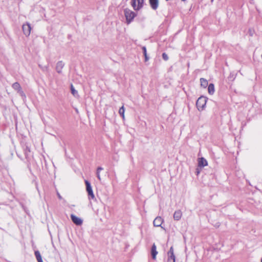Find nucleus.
<instances>
[{
    "label": "nucleus",
    "instance_id": "f257e3e1",
    "mask_svg": "<svg viewBox=\"0 0 262 262\" xmlns=\"http://www.w3.org/2000/svg\"><path fill=\"white\" fill-rule=\"evenodd\" d=\"M124 15L128 24L130 23L136 16V14L134 12L128 9H124Z\"/></svg>",
    "mask_w": 262,
    "mask_h": 262
},
{
    "label": "nucleus",
    "instance_id": "f03ea898",
    "mask_svg": "<svg viewBox=\"0 0 262 262\" xmlns=\"http://www.w3.org/2000/svg\"><path fill=\"white\" fill-rule=\"evenodd\" d=\"M207 99V98L204 96H201L198 98L196 102V105L199 111H202L204 108Z\"/></svg>",
    "mask_w": 262,
    "mask_h": 262
},
{
    "label": "nucleus",
    "instance_id": "7ed1b4c3",
    "mask_svg": "<svg viewBox=\"0 0 262 262\" xmlns=\"http://www.w3.org/2000/svg\"><path fill=\"white\" fill-rule=\"evenodd\" d=\"M85 185H86V190L88 193L89 198H91L92 199H94L95 195L94 194V193H93V191L92 190V188L91 185V183L88 180H85Z\"/></svg>",
    "mask_w": 262,
    "mask_h": 262
},
{
    "label": "nucleus",
    "instance_id": "20e7f679",
    "mask_svg": "<svg viewBox=\"0 0 262 262\" xmlns=\"http://www.w3.org/2000/svg\"><path fill=\"white\" fill-rule=\"evenodd\" d=\"M12 88L17 91V93L23 97H25V94L24 92L22 91L20 85L18 82L14 83L12 85Z\"/></svg>",
    "mask_w": 262,
    "mask_h": 262
},
{
    "label": "nucleus",
    "instance_id": "39448f33",
    "mask_svg": "<svg viewBox=\"0 0 262 262\" xmlns=\"http://www.w3.org/2000/svg\"><path fill=\"white\" fill-rule=\"evenodd\" d=\"M22 29L24 32V34L26 36H29L31 33V25L29 23H26L24 24L22 26Z\"/></svg>",
    "mask_w": 262,
    "mask_h": 262
},
{
    "label": "nucleus",
    "instance_id": "423d86ee",
    "mask_svg": "<svg viewBox=\"0 0 262 262\" xmlns=\"http://www.w3.org/2000/svg\"><path fill=\"white\" fill-rule=\"evenodd\" d=\"M167 262H175L176 261V256L174 254L173 248V247L171 246L167 252Z\"/></svg>",
    "mask_w": 262,
    "mask_h": 262
},
{
    "label": "nucleus",
    "instance_id": "0eeeda50",
    "mask_svg": "<svg viewBox=\"0 0 262 262\" xmlns=\"http://www.w3.org/2000/svg\"><path fill=\"white\" fill-rule=\"evenodd\" d=\"M71 219L72 222L77 226H80L82 224V220L74 214H72L71 215Z\"/></svg>",
    "mask_w": 262,
    "mask_h": 262
},
{
    "label": "nucleus",
    "instance_id": "6e6552de",
    "mask_svg": "<svg viewBox=\"0 0 262 262\" xmlns=\"http://www.w3.org/2000/svg\"><path fill=\"white\" fill-rule=\"evenodd\" d=\"M164 220L161 216H157L156 217V219L154 220L153 222L154 226L155 227H161L162 224L163 223Z\"/></svg>",
    "mask_w": 262,
    "mask_h": 262
},
{
    "label": "nucleus",
    "instance_id": "1a4fd4ad",
    "mask_svg": "<svg viewBox=\"0 0 262 262\" xmlns=\"http://www.w3.org/2000/svg\"><path fill=\"white\" fill-rule=\"evenodd\" d=\"M64 66V63L62 61H58L56 66V72L59 74H61L62 73V69Z\"/></svg>",
    "mask_w": 262,
    "mask_h": 262
},
{
    "label": "nucleus",
    "instance_id": "9d476101",
    "mask_svg": "<svg viewBox=\"0 0 262 262\" xmlns=\"http://www.w3.org/2000/svg\"><path fill=\"white\" fill-rule=\"evenodd\" d=\"M198 161V166L201 168H203L208 165L207 160L203 157L199 158Z\"/></svg>",
    "mask_w": 262,
    "mask_h": 262
},
{
    "label": "nucleus",
    "instance_id": "9b49d317",
    "mask_svg": "<svg viewBox=\"0 0 262 262\" xmlns=\"http://www.w3.org/2000/svg\"><path fill=\"white\" fill-rule=\"evenodd\" d=\"M149 3L151 8L156 10L159 6V0H149Z\"/></svg>",
    "mask_w": 262,
    "mask_h": 262
},
{
    "label": "nucleus",
    "instance_id": "f8f14e48",
    "mask_svg": "<svg viewBox=\"0 0 262 262\" xmlns=\"http://www.w3.org/2000/svg\"><path fill=\"white\" fill-rule=\"evenodd\" d=\"M182 215V213L180 210H176L173 214V219L176 221H179L181 219Z\"/></svg>",
    "mask_w": 262,
    "mask_h": 262
},
{
    "label": "nucleus",
    "instance_id": "ddd939ff",
    "mask_svg": "<svg viewBox=\"0 0 262 262\" xmlns=\"http://www.w3.org/2000/svg\"><path fill=\"white\" fill-rule=\"evenodd\" d=\"M158 254V252L156 250V246L155 244H154L151 248V254L152 259H155L156 258V255Z\"/></svg>",
    "mask_w": 262,
    "mask_h": 262
},
{
    "label": "nucleus",
    "instance_id": "4468645a",
    "mask_svg": "<svg viewBox=\"0 0 262 262\" xmlns=\"http://www.w3.org/2000/svg\"><path fill=\"white\" fill-rule=\"evenodd\" d=\"M201 86L203 88H206L208 85V81L203 78H200Z\"/></svg>",
    "mask_w": 262,
    "mask_h": 262
},
{
    "label": "nucleus",
    "instance_id": "2eb2a0df",
    "mask_svg": "<svg viewBox=\"0 0 262 262\" xmlns=\"http://www.w3.org/2000/svg\"><path fill=\"white\" fill-rule=\"evenodd\" d=\"M208 91L209 94H213L214 92V85L213 83H210L208 86Z\"/></svg>",
    "mask_w": 262,
    "mask_h": 262
},
{
    "label": "nucleus",
    "instance_id": "dca6fc26",
    "mask_svg": "<svg viewBox=\"0 0 262 262\" xmlns=\"http://www.w3.org/2000/svg\"><path fill=\"white\" fill-rule=\"evenodd\" d=\"M71 93L74 96L77 97L78 96V92L76 90H75L73 84L71 85Z\"/></svg>",
    "mask_w": 262,
    "mask_h": 262
},
{
    "label": "nucleus",
    "instance_id": "f3484780",
    "mask_svg": "<svg viewBox=\"0 0 262 262\" xmlns=\"http://www.w3.org/2000/svg\"><path fill=\"white\" fill-rule=\"evenodd\" d=\"M138 3L137 9H141L143 6L144 0H135Z\"/></svg>",
    "mask_w": 262,
    "mask_h": 262
},
{
    "label": "nucleus",
    "instance_id": "a211bd4d",
    "mask_svg": "<svg viewBox=\"0 0 262 262\" xmlns=\"http://www.w3.org/2000/svg\"><path fill=\"white\" fill-rule=\"evenodd\" d=\"M124 112L125 108L123 106L121 107L119 110V114L122 117L123 119L124 118Z\"/></svg>",
    "mask_w": 262,
    "mask_h": 262
},
{
    "label": "nucleus",
    "instance_id": "6ab92c4d",
    "mask_svg": "<svg viewBox=\"0 0 262 262\" xmlns=\"http://www.w3.org/2000/svg\"><path fill=\"white\" fill-rule=\"evenodd\" d=\"M34 254L37 261L42 259L41 256L39 251H35Z\"/></svg>",
    "mask_w": 262,
    "mask_h": 262
},
{
    "label": "nucleus",
    "instance_id": "aec40b11",
    "mask_svg": "<svg viewBox=\"0 0 262 262\" xmlns=\"http://www.w3.org/2000/svg\"><path fill=\"white\" fill-rule=\"evenodd\" d=\"M131 5L135 10H139L140 9H137V6H136V2L135 0H131Z\"/></svg>",
    "mask_w": 262,
    "mask_h": 262
},
{
    "label": "nucleus",
    "instance_id": "412c9836",
    "mask_svg": "<svg viewBox=\"0 0 262 262\" xmlns=\"http://www.w3.org/2000/svg\"><path fill=\"white\" fill-rule=\"evenodd\" d=\"M30 152V149L28 147H26V149H25V154L26 158H28L29 156V152Z\"/></svg>",
    "mask_w": 262,
    "mask_h": 262
},
{
    "label": "nucleus",
    "instance_id": "4be33fe9",
    "mask_svg": "<svg viewBox=\"0 0 262 262\" xmlns=\"http://www.w3.org/2000/svg\"><path fill=\"white\" fill-rule=\"evenodd\" d=\"M39 67L43 71H47L48 70V66H41L40 64H39Z\"/></svg>",
    "mask_w": 262,
    "mask_h": 262
},
{
    "label": "nucleus",
    "instance_id": "5701e85b",
    "mask_svg": "<svg viewBox=\"0 0 262 262\" xmlns=\"http://www.w3.org/2000/svg\"><path fill=\"white\" fill-rule=\"evenodd\" d=\"M162 58H163V59L165 61H167V60H168V58H168V55H167V54L166 53H163L162 54Z\"/></svg>",
    "mask_w": 262,
    "mask_h": 262
},
{
    "label": "nucleus",
    "instance_id": "b1692460",
    "mask_svg": "<svg viewBox=\"0 0 262 262\" xmlns=\"http://www.w3.org/2000/svg\"><path fill=\"white\" fill-rule=\"evenodd\" d=\"M142 49L143 50L144 55H145L146 54H147L146 48L145 46L142 47Z\"/></svg>",
    "mask_w": 262,
    "mask_h": 262
},
{
    "label": "nucleus",
    "instance_id": "393cba45",
    "mask_svg": "<svg viewBox=\"0 0 262 262\" xmlns=\"http://www.w3.org/2000/svg\"><path fill=\"white\" fill-rule=\"evenodd\" d=\"M96 174H97V178L98 179V180L99 181H101V177H100V172H98V171H97L96 172Z\"/></svg>",
    "mask_w": 262,
    "mask_h": 262
},
{
    "label": "nucleus",
    "instance_id": "a878e982",
    "mask_svg": "<svg viewBox=\"0 0 262 262\" xmlns=\"http://www.w3.org/2000/svg\"><path fill=\"white\" fill-rule=\"evenodd\" d=\"M103 169V168L102 167H98L97 169V171L100 172V171Z\"/></svg>",
    "mask_w": 262,
    "mask_h": 262
},
{
    "label": "nucleus",
    "instance_id": "bb28decb",
    "mask_svg": "<svg viewBox=\"0 0 262 262\" xmlns=\"http://www.w3.org/2000/svg\"><path fill=\"white\" fill-rule=\"evenodd\" d=\"M144 57H145V61H148V59H149V57H148L147 54H146L145 55H144Z\"/></svg>",
    "mask_w": 262,
    "mask_h": 262
},
{
    "label": "nucleus",
    "instance_id": "cd10ccee",
    "mask_svg": "<svg viewBox=\"0 0 262 262\" xmlns=\"http://www.w3.org/2000/svg\"><path fill=\"white\" fill-rule=\"evenodd\" d=\"M144 57H145V61H148V59H149V57H148L147 54H146L145 55H144Z\"/></svg>",
    "mask_w": 262,
    "mask_h": 262
},
{
    "label": "nucleus",
    "instance_id": "c85d7f7f",
    "mask_svg": "<svg viewBox=\"0 0 262 262\" xmlns=\"http://www.w3.org/2000/svg\"><path fill=\"white\" fill-rule=\"evenodd\" d=\"M57 194L58 198L59 200H61L62 199L61 196L58 192H57Z\"/></svg>",
    "mask_w": 262,
    "mask_h": 262
},
{
    "label": "nucleus",
    "instance_id": "c756f323",
    "mask_svg": "<svg viewBox=\"0 0 262 262\" xmlns=\"http://www.w3.org/2000/svg\"><path fill=\"white\" fill-rule=\"evenodd\" d=\"M196 173L197 175H198L200 173V171L199 170L198 168L196 169Z\"/></svg>",
    "mask_w": 262,
    "mask_h": 262
},
{
    "label": "nucleus",
    "instance_id": "7c9ffc66",
    "mask_svg": "<svg viewBox=\"0 0 262 262\" xmlns=\"http://www.w3.org/2000/svg\"><path fill=\"white\" fill-rule=\"evenodd\" d=\"M38 262H43L42 259L39 260L37 261Z\"/></svg>",
    "mask_w": 262,
    "mask_h": 262
},
{
    "label": "nucleus",
    "instance_id": "2f4dec72",
    "mask_svg": "<svg viewBox=\"0 0 262 262\" xmlns=\"http://www.w3.org/2000/svg\"><path fill=\"white\" fill-rule=\"evenodd\" d=\"M38 262H43L42 259L39 260L37 261Z\"/></svg>",
    "mask_w": 262,
    "mask_h": 262
},
{
    "label": "nucleus",
    "instance_id": "473e14b6",
    "mask_svg": "<svg viewBox=\"0 0 262 262\" xmlns=\"http://www.w3.org/2000/svg\"><path fill=\"white\" fill-rule=\"evenodd\" d=\"M182 1H183V2H184V1H185L186 0H182Z\"/></svg>",
    "mask_w": 262,
    "mask_h": 262
},
{
    "label": "nucleus",
    "instance_id": "72a5a7b5",
    "mask_svg": "<svg viewBox=\"0 0 262 262\" xmlns=\"http://www.w3.org/2000/svg\"><path fill=\"white\" fill-rule=\"evenodd\" d=\"M213 1V0H211V2H212Z\"/></svg>",
    "mask_w": 262,
    "mask_h": 262
},
{
    "label": "nucleus",
    "instance_id": "f704fd0d",
    "mask_svg": "<svg viewBox=\"0 0 262 262\" xmlns=\"http://www.w3.org/2000/svg\"><path fill=\"white\" fill-rule=\"evenodd\" d=\"M261 262H262V258H261Z\"/></svg>",
    "mask_w": 262,
    "mask_h": 262
}]
</instances>
